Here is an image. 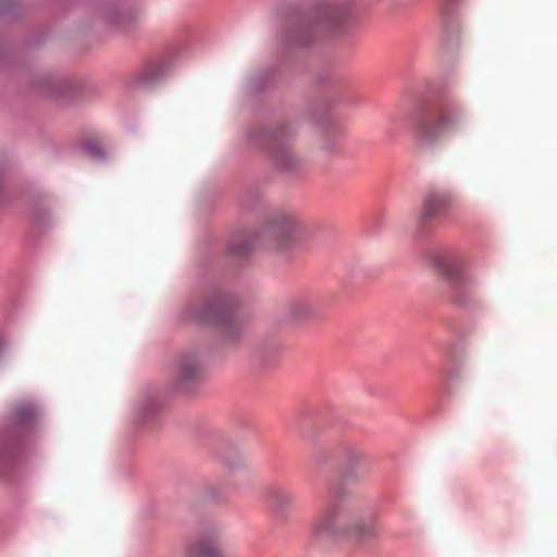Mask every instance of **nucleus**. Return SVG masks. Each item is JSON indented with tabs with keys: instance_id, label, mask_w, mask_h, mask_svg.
I'll list each match as a JSON object with an SVG mask.
<instances>
[{
	"instance_id": "nucleus-1",
	"label": "nucleus",
	"mask_w": 557,
	"mask_h": 557,
	"mask_svg": "<svg viewBox=\"0 0 557 557\" xmlns=\"http://www.w3.org/2000/svg\"><path fill=\"white\" fill-rule=\"evenodd\" d=\"M379 524L371 516H364L339 500L329 503L314 518L311 534L317 541L339 537L367 540L379 533Z\"/></svg>"
},
{
	"instance_id": "nucleus-16",
	"label": "nucleus",
	"mask_w": 557,
	"mask_h": 557,
	"mask_svg": "<svg viewBox=\"0 0 557 557\" xmlns=\"http://www.w3.org/2000/svg\"><path fill=\"white\" fill-rule=\"evenodd\" d=\"M249 251H250V248L248 247V244L246 242L235 248V252L240 256L246 255Z\"/></svg>"
},
{
	"instance_id": "nucleus-12",
	"label": "nucleus",
	"mask_w": 557,
	"mask_h": 557,
	"mask_svg": "<svg viewBox=\"0 0 557 557\" xmlns=\"http://www.w3.org/2000/svg\"><path fill=\"white\" fill-rule=\"evenodd\" d=\"M442 275L456 285H466L469 278L463 269L455 263H448L441 268Z\"/></svg>"
},
{
	"instance_id": "nucleus-17",
	"label": "nucleus",
	"mask_w": 557,
	"mask_h": 557,
	"mask_svg": "<svg viewBox=\"0 0 557 557\" xmlns=\"http://www.w3.org/2000/svg\"><path fill=\"white\" fill-rule=\"evenodd\" d=\"M27 412H28V414H29V416H33V414H34V409H33V407H28V408H27Z\"/></svg>"
},
{
	"instance_id": "nucleus-14",
	"label": "nucleus",
	"mask_w": 557,
	"mask_h": 557,
	"mask_svg": "<svg viewBox=\"0 0 557 557\" xmlns=\"http://www.w3.org/2000/svg\"><path fill=\"white\" fill-rule=\"evenodd\" d=\"M104 14V17L110 22V23H115V22H119L121 21V15H120V12L117 11L116 8L114 7H109L104 10L103 12Z\"/></svg>"
},
{
	"instance_id": "nucleus-3",
	"label": "nucleus",
	"mask_w": 557,
	"mask_h": 557,
	"mask_svg": "<svg viewBox=\"0 0 557 557\" xmlns=\"http://www.w3.org/2000/svg\"><path fill=\"white\" fill-rule=\"evenodd\" d=\"M258 143L267 149L269 159L281 172H290L300 164V159L293 147V133L287 127L262 131L258 134Z\"/></svg>"
},
{
	"instance_id": "nucleus-9",
	"label": "nucleus",
	"mask_w": 557,
	"mask_h": 557,
	"mask_svg": "<svg viewBox=\"0 0 557 557\" xmlns=\"http://www.w3.org/2000/svg\"><path fill=\"white\" fill-rule=\"evenodd\" d=\"M287 311L296 321L310 319L319 311V301L313 295L300 296L288 304Z\"/></svg>"
},
{
	"instance_id": "nucleus-5",
	"label": "nucleus",
	"mask_w": 557,
	"mask_h": 557,
	"mask_svg": "<svg viewBox=\"0 0 557 557\" xmlns=\"http://www.w3.org/2000/svg\"><path fill=\"white\" fill-rule=\"evenodd\" d=\"M305 231L302 221L295 214L283 215L269 230L278 249H285Z\"/></svg>"
},
{
	"instance_id": "nucleus-7",
	"label": "nucleus",
	"mask_w": 557,
	"mask_h": 557,
	"mask_svg": "<svg viewBox=\"0 0 557 557\" xmlns=\"http://www.w3.org/2000/svg\"><path fill=\"white\" fill-rule=\"evenodd\" d=\"M203 363L197 352L182 355L175 363V384L180 388L183 384L200 379Z\"/></svg>"
},
{
	"instance_id": "nucleus-6",
	"label": "nucleus",
	"mask_w": 557,
	"mask_h": 557,
	"mask_svg": "<svg viewBox=\"0 0 557 557\" xmlns=\"http://www.w3.org/2000/svg\"><path fill=\"white\" fill-rule=\"evenodd\" d=\"M455 201V195L449 190H431L424 198L420 212L422 223L444 216L445 210Z\"/></svg>"
},
{
	"instance_id": "nucleus-10",
	"label": "nucleus",
	"mask_w": 557,
	"mask_h": 557,
	"mask_svg": "<svg viewBox=\"0 0 557 557\" xmlns=\"http://www.w3.org/2000/svg\"><path fill=\"white\" fill-rule=\"evenodd\" d=\"M263 499L275 510H283L296 504V495L282 486L269 485L262 492Z\"/></svg>"
},
{
	"instance_id": "nucleus-8",
	"label": "nucleus",
	"mask_w": 557,
	"mask_h": 557,
	"mask_svg": "<svg viewBox=\"0 0 557 557\" xmlns=\"http://www.w3.org/2000/svg\"><path fill=\"white\" fill-rule=\"evenodd\" d=\"M191 318L201 323H216L226 333L232 331L234 322V318L230 312L225 311L218 304L211 302L203 305L201 310L196 312Z\"/></svg>"
},
{
	"instance_id": "nucleus-2",
	"label": "nucleus",
	"mask_w": 557,
	"mask_h": 557,
	"mask_svg": "<svg viewBox=\"0 0 557 557\" xmlns=\"http://www.w3.org/2000/svg\"><path fill=\"white\" fill-rule=\"evenodd\" d=\"M467 127V114L459 108H443L414 124V138L420 149H431L461 134Z\"/></svg>"
},
{
	"instance_id": "nucleus-13",
	"label": "nucleus",
	"mask_w": 557,
	"mask_h": 557,
	"mask_svg": "<svg viewBox=\"0 0 557 557\" xmlns=\"http://www.w3.org/2000/svg\"><path fill=\"white\" fill-rule=\"evenodd\" d=\"M366 466V458L362 454L358 451H351L347 456L345 473L346 475H352L355 470L362 471Z\"/></svg>"
},
{
	"instance_id": "nucleus-11",
	"label": "nucleus",
	"mask_w": 557,
	"mask_h": 557,
	"mask_svg": "<svg viewBox=\"0 0 557 557\" xmlns=\"http://www.w3.org/2000/svg\"><path fill=\"white\" fill-rule=\"evenodd\" d=\"M189 557H226L224 549L215 540L201 539L188 549Z\"/></svg>"
},
{
	"instance_id": "nucleus-4",
	"label": "nucleus",
	"mask_w": 557,
	"mask_h": 557,
	"mask_svg": "<svg viewBox=\"0 0 557 557\" xmlns=\"http://www.w3.org/2000/svg\"><path fill=\"white\" fill-rule=\"evenodd\" d=\"M347 16V8L334 3V2H326L321 4L314 15L311 17V20L305 24H302L295 34V40L299 45H307L309 42L307 38V33L309 32V28L311 27V24H314L317 26L325 27L329 29H335L343 25L345 18Z\"/></svg>"
},
{
	"instance_id": "nucleus-15",
	"label": "nucleus",
	"mask_w": 557,
	"mask_h": 557,
	"mask_svg": "<svg viewBox=\"0 0 557 557\" xmlns=\"http://www.w3.org/2000/svg\"><path fill=\"white\" fill-rule=\"evenodd\" d=\"M327 458V454L321 449V450H315L312 455H311V459L313 462L315 463H322L323 461H325Z\"/></svg>"
}]
</instances>
